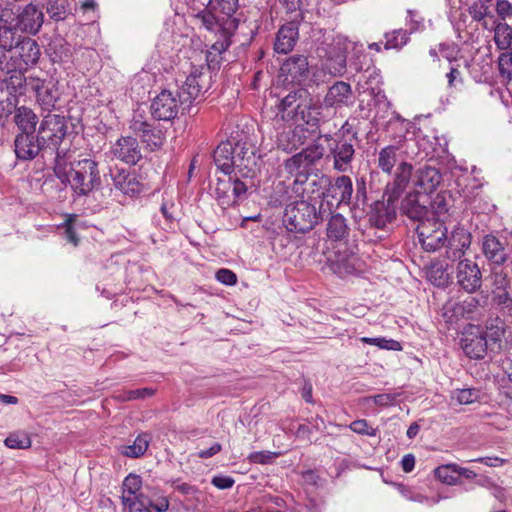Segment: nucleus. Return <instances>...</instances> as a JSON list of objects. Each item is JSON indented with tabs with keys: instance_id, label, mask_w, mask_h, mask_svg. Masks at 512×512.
Returning a JSON list of instances; mask_svg holds the SVG:
<instances>
[{
	"instance_id": "obj_50",
	"label": "nucleus",
	"mask_w": 512,
	"mask_h": 512,
	"mask_svg": "<svg viewBox=\"0 0 512 512\" xmlns=\"http://www.w3.org/2000/svg\"><path fill=\"white\" fill-rule=\"evenodd\" d=\"M434 474L441 482L445 484H458L457 472H455V463H450L437 467L434 470Z\"/></svg>"
},
{
	"instance_id": "obj_63",
	"label": "nucleus",
	"mask_w": 512,
	"mask_h": 512,
	"mask_svg": "<svg viewBox=\"0 0 512 512\" xmlns=\"http://www.w3.org/2000/svg\"><path fill=\"white\" fill-rule=\"evenodd\" d=\"M349 427L353 432L359 435H367L373 437L377 435L378 431L376 428L371 427L368 424V421L365 419L355 420L349 425Z\"/></svg>"
},
{
	"instance_id": "obj_18",
	"label": "nucleus",
	"mask_w": 512,
	"mask_h": 512,
	"mask_svg": "<svg viewBox=\"0 0 512 512\" xmlns=\"http://www.w3.org/2000/svg\"><path fill=\"white\" fill-rule=\"evenodd\" d=\"M398 199L383 194L382 200L375 201L369 212V223L378 229H383L388 223L396 218V208Z\"/></svg>"
},
{
	"instance_id": "obj_13",
	"label": "nucleus",
	"mask_w": 512,
	"mask_h": 512,
	"mask_svg": "<svg viewBox=\"0 0 512 512\" xmlns=\"http://www.w3.org/2000/svg\"><path fill=\"white\" fill-rule=\"evenodd\" d=\"M454 274L457 284L467 293H474L481 288L482 273L478 264L464 258L455 262Z\"/></svg>"
},
{
	"instance_id": "obj_28",
	"label": "nucleus",
	"mask_w": 512,
	"mask_h": 512,
	"mask_svg": "<svg viewBox=\"0 0 512 512\" xmlns=\"http://www.w3.org/2000/svg\"><path fill=\"white\" fill-rule=\"evenodd\" d=\"M142 479L130 473V512H152V501L140 492Z\"/></svg>"
},
{
	"instance_id": "obj_52",
	"label": "nucleus",
	"mask_w": 512,
	"mask_h": 512,
	"mask_svg": "<svg viewBox=\"0 0 512 512\" xmlns=\"http://www.w3.org/2000/svg\"><path fill=\"white\" fill-rule=\"evenodd\" d=\"M492 293V301L499 310L505 315L512 316V297L510 294L507 291H492Z\"/></svg>"
},
{
	"instance_id": "obj_62",
	"label": "nucleus",
	"mask_w": 512,
	"mask_h": 512,
	"mask_svg": "<svg viewBox=\"0 0 512 512\" xmlns=\"http://www.w3.org/2000/svg\"><path fill=\"white\" fill-rule=\"evenodd\" d=\"M13 73L14 74H12L8 79V87H11L15 92H18L19 94L30 91L25 83V81L28 79V76L24 77L23 72Z\"/></svg>"
},
{
	"instance_id": "obj_1",
	"label": "nucleus",
	"mask_w": 512,
	"mask_h": 512,
	"mask_svg": "<svg viewBox=\"0 0 512 512\" xmlns=\"http://www.w3.org/2000/svg\"><path fill=\"white\" fill-rule=\"evenodd\" d=\"M42 143L46 146L48 155L53 157L55 175L64 180L67 178L65 155L66 152L60 149L68 132V122L66 118L59 114L47 113L43 116L37 129Z\"/></svg>"
},
{
	"instance_id": "obj_53",
	"label": "nucleus",
	"mask_w": 512,
	"mask_h": 512,
	"mask_svg": "<svg viewBox=\"0 0 512 512\" xmlns=\"http://www.w3.org/2000/svg\"><path fill=\"white\" fill-rule=\"evenodd\" d=\"M5 445L11 449H27L31 446V439L27 433H12L5 439Z\"/></svg>"
},
{
	"instance_id": "obj_33",
	"label": "nucleus",
	"mask_w": 512,
	"mask_h": 512,
	"mask_svg": "<svg viewBox=\"0 0 512 512\" xmlns=\"http://www.w3.org/2000/svg\"><path fill=\"white\" fill-rule=\"evenodd\" d=\"M409 143L407 141L398 142L393 145H388L380 149L378 152L377 166L383 172L391 174L393 168L397 163V152L407 148Z\"/></svg>"
},
{
	"instance_id": "obj_55",
	"label": "nucleus",
	"mask_w": 512,
	"mask_h": 512,
	"mask_svg": "<svg viewBox=\"0 0 512 512\" xmlns=\"http://www.w3.org/2000/svg\"><path fill=\"white\" fill-rule=\"evenodd\" d=\"M367 201L366 181L364 177L356 180V193L354 202L352 201V209L364 210Z\"/></svg>"
},
{
	"instance_id": "obj_26",
	"label": "nucleus",
	"mask_w": 512,
	"mask_h": 512,
	"mask_svg": "<svg viewBox=\"0 0 512 512\" xmlns=\"http://www.w3.org/2000/svg\"><path fill=\"white\" fill-rule=\"evenodd\" d=\"M359 94L372 93L377 100L384 99V91L381 89V76L374 66L367 67L357 81Z\"/></svg>"
},
{
	"instance_id": "obj_59",
	"label": "nucleus",
	"mask_w": 512,
	"mask_h": 512,
	"mask_svg": "<svg viewBox=\"0 0 512 512\" xmlns=\"http://www.w3.org/2000/svg\"><path fill=\"white\" fill-rule=\"evenodd\" d=\"M292 176H294V181H293V184H292V190L293 192L303 198L304 197V192H305V188H304V185L309 183V172H308V169L306 170H302V171H299V172H295Z\"/></svg>"
},
{
	"instance_id": "obj_30",
	"label": "nucleus",
	"mask_w": 512,
	"mask_h": 512,
	"mask_svg": "<svg viewBox=\"0 0 512 512\" xmlns=\"http://www.w3.org/2000/svg\"><path fill=\"white\" fill-rule=\"evenodd\" d=\"M133 131L150 151L160 148L163 144L161 130L156 129L152 123L146 120H137Z\"/></svg>"
},
{
	"instance_id": "obj_3",
	"label": "nucleus",
	"mask_w": 512,
	"mask_h": 512,
	"mask_svg": "<svg viewBox=\"0 0 512 512\" xmlns=\"http://www.w3.org/2000/svg\"><path fill=\"white\" fill-rule=\"evenodd\" d=\"M326 214L324 203L319 208L301 198L286 205L283 224L289 232L306 233L312 230Z\"/></svg>"
},
{
	"instance_id": "obj_23",
	"label": "nucleus",
	"mask_w": 512,
	"mask_h": 512,
	"mask_svg": "<svg viewBox=\"0 0 512 512\" xmlns=\"http://www.w3.org/2000/svg\"><path fill=\"white\" fill-rule=\"evenodd\" d=\"M507 242H502L492 234L485 235L482 240V251L486 259L494 266H502L509 257Z\"/></svg>"
},
{
	"instance_id": "obj_47",
	"label": "nucleus",
	"mask_w": 512,
	"mask_h": 512,
	"mask_svg": "<svg viewBox=\"0 0 512 512\" xmlns=\"http://www.w3.org/2000/svg\"><path fill=\"white\" fill-rule=\"evenodd\" d=\"M493 291L503 292L509 286L508 273L501 266H494L490 274Z\"/></svg>"
},
{
	"instance_id": "obj_36",
	"label": "nucleus",
	"mask_w": 512,
	"mask_h": 512,
	"mask_svg": "<svg viewBox=\"0 0 512 512\" xmlns=\"http://www.w3.org/2000/svg\"><path fill=\"white\" fill-rule=\"evenodd\" d=\"M350 233L347 219L340 213L332 214L326 227V235L330 240H346Z\"/></svg>"
},
{
	"instance_id": "obj_7",
	"label": "nucleus",
	"mask_w": 512,
	"mask_h": 512,
	"mask_svg": "<svg viewBox=\"0 0 512 512\" xmlns=\"http://www.w3.org/2000/svg\"><path fill=\"white\" fill-rule=\"evenodd\" d=\"M11 53L3 68L7 74L25 72L29 67L36 65L41 56V49L36 40L25 36Z\"/></svg>"
},
{
	"instance_id": "obj_48",
	"label": "nucleus",
	"mask_w": 512,
	"mask_h": 512,
	"mask_svg": "<svg viewBox=\"0 0 512 512\" xmlns=\"http://www.w3.org/2000/svg\"><path fill=\"white\" fill-rule=\"evenodd\" d=\"M151 440L152 436L150 433H140L133 441V444L130 445V458H139L143 456L147 451Z\"/></svg>"
},
{
	"instance_id": "obj_21",
	"label": "nucleus",
	"mask_w": 512,
	"mask_h": 512,
	"mask_svg": "<svg viewBox=\"0 0 512 512\" xmlns=\"http://www.w3.org/2000/svg\"><path fill=\"white\" fill-rule=\"evenodd\" d=\"M299 23L291 19L279 28L274 42L275 52L287 54L294 48L299 37Z\"/></svg>"
},
{
	"instance_id": "obj_31",
	"label": "nucleus",
	"mask_w": 512,
	"mask_h": 512,
	"mask_svg": "<svg viewBox=\"0 0 512 512\" xmlns=\"http://www.w3.org/2000/svg\"><path fill=\"white\" fill-rule=\"evenodd\" d=\"M323 68L332 76H341L346 69V53L339 46H329L323 59Z\"/></svg>"
},
{
	"instance_id": "obj_11",
	"label": "nucleus",
	"mask_w": 512,
	"mask_h": 512,
	"mask_svg": "<svg viewBox=\"0 0 512 512\" xmlns=\"http://www.w3.org/2000/svg\"><path fill=\"white\" fill-rule=\"evenodd\" d=\"M45 146L38 132L19 133L14 140L15 154L18 159L26 161L40 157L44 162L49 160L53 163V157L48 155Z\"/></svg>"
},
{
	"instance_id": "obj_60",
	"label": "nucleus",
	"mask_w": 512,
	"mask_h": 512,
	"mask_svg": "<svg viewBox=\"0 0 512 512\" xmlns=\"http://www.w3.org/2000/svg\"><path fill=\"white\" fill-rule=\"evenodd\" d=\"M491 0H478L470 7V14L475 20H482L491 14L490 11Z\"/></svg>"
},
{
	"instance_id": "obj_22",
	"label": "nucleus",
	"mask_w": 512,
	"mask_h": 512,
	"mask_svg": "<svg viewBox=\"0 0 512 512\" xmlns=\"http://www.w3.org/2000/svg\"><path fill=\"white\" fill-rule=\"evenodd\" d=\"M281 74L285 76L286 81L292 83H301L306 80L309 74V64L304 55H293L289 57L281 66Z\"/></svg>"
},
{
	"instance_id": "obj_57",
	"label": "nucleus",
	"mask_w": 512,
	"mask_h": 512,
	"mask_svg": "<svg viewBox=\"0 0 512 512\" xmlns=\"http://www.w3.org/2000/svg\"><path fill=\"white\" fill-rule=\"evenodd\" d=\"M500 74L509 80H512V47L510 50L502 52L498 58Z\"/></svg>"
},
{
	"instance_id": "obj_25",
	"label": "nucleus",
	"mask_w": 512,
	"mask_h": 512,
	"mask_svg": "<svg viewBox=\"0 0 512 512\" xmlns=\"http://www.w3.org/2000/svg\"><path fill=\"white\" fill-rule=\"evenodd\" d=\"M352 95L353 92L349 83L337 81L329 87L323 99V104L327 108L347 106L351 102Z\"/></svg>"
},
{
	"instance_id": "obj_43",
	"label": "nucleus",
	"mask_w": 512,
	"mask_h": 512,
	"mask_svg": "<svg viewBox=\"0 0 512 512\" xmlns=\"http://www.w3.org/2000/svg\"><path fill=\"white\" fill-rule=\"evenodd\" d=\"M385 44L384 48L389 49H401L409 41V33L404 29H396L392 32L385 33Z\"/></svg>"
},
{
	"instance_id": "obj_37",
	"label": "nucleus",
	"mask_w": 512,
	"mask_h": 512,
	"mask_svg": "<svg viewBox=\"0 0 512 512\" xmlns=\"http://www.w3.org/2000/svg\"><path fill=\"white\" fill-rule=\"evenodd\" d=\"M443 260V262L434 263L429 270L430 281L438 286L445 287L452 281V275L454 274V263Z\"/></svg>"
},
{
	"instance_id": "obj_10",
	"label": "nucleus",
	"mask_w": 512,
	"mask_h": 512,
	"mask_svg": "<svg viewBox=\"0 0 512 512\" xmlns=\"http://www.w3.org/2000/svg\"><path fill=\"white\" fill-rule=\"evenodd\" d=\"M181 107L183 110L188 108L179 91L164 89L153 98L150 111L155 119L169 121L177 117Z\"/></svg>"
},
{
	"instance_id": "obj_2",
	"label": "nucleus",
	"mask_w": 512,
	"mask_h": 512,
	"mask_svg": "<svg viewBox=\"0 0 512 512\" xmlns=\"http://www.w3.org/2000/svg\"><path fill=\"white\" fill-rule=\"evenodd\" d=\"M503 332L490 329V332L480 326L469 325L462 333L460 346L464 354L473 360L484 359L495 348L500 349Z\"/></svg>"
},
{
	"instance_id": "obj_44",
	"label": "nucleus",
	"mask_w": 512,
	"mask_h": 512,
	"mask_svg": "<svg viewBox=\"0 0 512 512\" xmlns=\"http://www.w3.org/2000/svg\"><path fill=\"white\" fill-rule=\"evenodd\" d=\"M480 398L481 392L476 388L456 389L452 392V399L461 405L475 403L479 401Z\"/></svg>"
},
{
	"instance_id": "obj_27",
	"label": "nucleus",
	"mask_w": 512,
	"mask_h": 512,
	"mask_svg": "<svg viewBox=\"0 0 512 512\" xmlns=\"http://www.w3.org/2000/svg\"><path fill=\"white\" fill-rule=\"evenodd\" d=\"M299 121L308 128V133L315 132L323 121V105L316 101L311 95L307 103L301 108Z\"/></svg>"
},
{
	"instance_id": "obj_6",
	"label": "nucleus",
	"mask_w": 512,
	"mask_h": 512,
	"mask_svg": "<svg viewBox=\"0 0 512 512\" xmlns=\"http://www.w3.org/2000/svg\"><path fill=\"white\" fill-rule=\"evenodd\" d=\"M25 83L28 89L35 94L36 103L43 111L51 113L61 109L63 91L57 79L53 77L42 79L30 75Z\"/></svg>"
},
{
	"instance_id": "obj_39",
	"label": "nucleus",
	"mask_w": 512,
	"mask_h": 512,
	"mask_svg": "<svg viewBox=\"0 0 512 512\" xmlns=\"http://www.w3.org/2000/svg\"><path fill=\"white\" fill-rule=\"evenodd\" d=\"M14 119L21 133L37 132L36 125L38 123V116L31 108L25 106L18 107Z\"/></svg>"
},
{
	"instance_id": "obj_14",
	"label": "nucleus",
	"mask_w": 512,
	"mask_h": 512,
	"mask_svg": "<svg viewBox=\"0 0 512 512\" xmlns=\"http://www.w3.org/2000/svg\"><path fill=\"white\" fill-rule=\"evenodd\" d=\"M208 78L207 69L203 65L197 67L192 66L189 75L186 77L185 82L179 90L184 103H187V107H189L203 91L208 90Z\"/></svg>"
},
{
	"instance_id": "obj_61",
	"label": "nucleus",
	"mask_w": 512,
	"mask_h": 512,
	"mask_svg": "<svg viewBox=\"0 0 512 512\" xmlns=\"http://www.w3.org/2000/svg\"><path fill=\"white\" fill-rule=\"evenodd\" d=\"M279 2L288 14H293L291 19L302 20L303 0H279Z\"/></svg>"
},
{
	"instance_id": "obj_40",
	"label": "nucleus",
	"mask_w": 512,
	"mask_h": 512,
	"mask_svg": "<svg viewBox=\"0 0 512 512\" xmlns=\"http://www.w3.org/2000/svg\"><path fill=\"white\" fill-rule=\"evenodd\" d=\"M193 5L199 4L202 7L216 10L223 17L235 18L234 14L238 8V0H192Z\"/></svg>"
},
{
	"instance_id": "obj_51",
	"label": "nucleus",
	"mask_w": 512,
	"mask_h": 512,
	"mask_svg": "<svg viewBox=\"0 0 512 512\" xmlns=\"http://www.w3.org/2000/svg\"><path fill=\"white\" fill-rule=\"evenodd\" d=\"M151 76L148 73L135 75L132 79L131 89L136 93L138 99L144 98L149 93Z\"/></svg>"
},
{
	"instance_id": "obj_54",
	"label": "nucleus",
	"mask_w": 512,
	"mask_h": 512,
	"mask_svg": "<svg viewBox=\"0 0 512 512\" xmlns=\"http://www.w3.org/2000/svg\"><path fill=\"white\" fill-rule=\"evenodd\" d=\"M309 167L310 165H308L306 160H304L301 151L294 154L284 162V168L290 175H293L295 172L309 169Z\"/></svg>"
},
{
	"instance_id": "obj_34",
	"label": "nucleus",
	"mask_w": 512,
	"mask_h": 512,
	"mask_svg": "<svg viewBox=\"0 0 512 512\" xmlns=\"http://www.w3.org/2000/svg\"><path fill=\"white\" fill-rule=\"evenodd\" d=\"M18 28L12 21L0 18V49L12 52L25 37L17 32Z\"/></svg>"
},
{
	"instance_id": "obj_49",
	"label": "nucleus",
	"mask_w": 512,
	"mask_h": 512,
	"mask_svg": "<svg viewBox=\"0 0 512 512\" xmlns=\"http://www.w3.org/2000/svg\"><path fill=\"white\" fill-rule=\"evenodd\" d=\"M218 34L220 35L219 39L212 44L211 50L207 52V61H214V59L210 58L211 56L215 57L217 55H221L231 45V37L233 36V34H228L226 33V31L218 32Z\"/></svg>"
},
{
	"instance_id": "obj_8",
	"label": "nucleus",
	"mask_w": 512,
	"mask_h": 512,
	"mask_svg": "<svg viewBox=\"0 0 512 512\" xmlns=\"http://www.w3.org/2000/svg\"><path fill=\"white\" fill-rule=\"evenodd\" d=\"M320 196L326 213L339 208L341 205L351 206L353 199L352 179L347 175H340L332 182L328 181V185Z\"/></svg>"
},
{
	"instance_id": "obj_17",
	"label": "nucleus",
	"mask_w": 512,
	"mask_h": 512,
	"mask_svg": "<svg viewBox=\"0 0 512 512\" xmlns=\"http://www.w3.org/2000/svg\"><path fill=\"white\" fill-rule=\"evenodd\" d=\"M12 22H15V26L20 31L35 35L39 32L44 23V14L37 5L29 3L17 9Z\"/></svg>"
},
{
	"instance_id": "obj_46",
	"label": "nucleus",
	"mask_w": 512,
	"mask_h": 512,
	"mask_svg": "<svg viewBox=\"0 0 512 512\" xmlns=\"http://www.w3.org/2000/svg\"><path fill=\"white\" fill-rule=\"evenodd\" d=\"M227 179H218L215 193L217 198L219 199L222 205L231 206V196H232V177L227 175Z\"/></svg>"
},
{
	"instance_id": "obj_35",
	"label": "nucleus",
	"mask_w": 512,
	"mask_h": 512,
	"mask_svg": "<svg viewBox=\"0 0 512 512\" xmlns=\"http://www.w3.org/2000/svg\"><path fill=\"white\" fill-rule=\"evenodd\" d=\"M128 163H115L110 167V175L113 181V188L111 191L115 196H122L123 201L126 199L128 193Z\"/></svg>"
},
{
	"instance_id": "obj_16",
	"label": "nucleus",
	"mask_w": 512,
	"mask_h": 512,
	"mask_svg": "<svg viewBox=\"0 0 512 512\" xmlns=\"http://www.w3.org/2000/svg\"><path fill=\"white\" fill-rule=\"evenodd\" d=\"M471 233L463 227H455L445 241L444 260L455 263L464 259L466 251L471 245Z\"/></svg>"
},
{
	"instance_id": "obj_45",
	"label": "nucleus",
	"mask_w": 512,
	"mask_h": 512,
	"mask_svg": "<svg viewBox=\"0 0 512 512\" xmlns=\"http://www.w3.org/2000/svg\"><path fill=\"white\" fill-rule=\"evenodd\" d=\"M325 147L315 140L313 143L308 145L306 148L301 150L303 154L304 160L308 165L312 166L316 164L319 160H321L325 156Z\"/></svg>"
},
{
	"instance_id": "obj_64",
	"label": "nucleus",
	"mask_w": 512,
	"mask_h": 512,
	"mask_svg": "<svg viewBox=\"0 0 512 512\" xmlns=\"http://www.w3.org/2000/svg\"><path fill=\"white\" fill-rule=\"evenodd\" d=\"M429 204L433 210L431 214H434L437 217L446 214L449 210V202L443 194H437L432 202L429 201Z\"/></svg>"
},
{
	"instance_id": "obj_4",
	"label": "nucleus",
	"mask_w": 512,
	"mask_h": 512,
	"mask_svg": "<svg viewBox=\"0 0 512 512\" xmlns=\"http://www.w3.org/2000/svg\"><path fill=\"white\" fill-rule=\"evenodd\" d=\"M67 178L60 179L65 183L68 181L72 190L78 196H87L101 184L98 164L92 159H83L72 163L69 171L66 170Z\"/></svg>"
},
{
	"instance_id": "obj_19",
	"label": "nucleus",
	"mask_w": 512,
	"mask_h": 512,
	"mask_svg": "<svg viewBox=\"0 0 512 512\" xmlns=\"http://www.w3.org/2000/svg\"><path fill=\"white\" fill-rule=\"evenodd\" d=\"M429 198L420 191L409 193L401 202V212L413 221L419 222L429 219L431 211L428 207Z\"/></svg>"
},
{
	"instance_id": "obj_24",
	"label": "nucleus",
	"mask_w": 512,
	"mask_h": 512,
	"mask_svg": "<svg viewBox=\"0 0 512 512\" xmlns=\"http://www.w3.org/2000/svg\"><path fill=\"white\" fill-rule=\"evenodd\" d=\"M412 170L413 166L410 163L401 161L396 168L393 181L386 185L385 195L399 199L411 180Z\"/></svg>"
},
{
	"instance_id": "obj_32",
	"label": "nucleus",
	"mask_w": 512,
	"mask_h": 512,
	"mask_svg": "<svg viewBox=\"0 0 512 512\" xmlns=\"http://www.w3.org/2000/svg\"><path fill=\"white\" fill-rule=\"evenodd\" d=\"M213 158L216 166L224 172L225 175L231 174L236 164L233 142L231 140L222 141L214 150Z\"/></svg>"
},
{
	"instance_id": "obj_58",
	"label": "nucleus",
	"mask_w": 512,
	"mask_h": 512,
	"mask_svg": "<svg viewBox=\"0 0 512 512\" xmlns=\"http://www.w3.org/2000/svg\"><path fill=\"white\" fill-rule=\"evenodd\" d=\"M234 144V155L236 157V164L235 166H247V164H244V161L246 160L249 162L250 158L254 155V152L246 147V143H241V141L233 142Z\"/></svg>"
},
{
	"instance_id": "obj_5",
	"label": "nucleus",
	"mask_w": 512,
	"mask_h": 512,
	"mask_svg": "<svg viewBox=\"0 0 512 512\" xmlns=\"http://www.w3.org/2000/svg\"><path fill=\"white\" fill-rule=\"evenodd\" d=\"M321 138L328 144L326 157L332 160L333 169L340 173L350 171L356 156L357 133L351 134V138L332 137L330 133H319L318 139Z\"/></svg>"
},
{
	"instance_id": "obj_56",
	"label": "nucleus",
	"mask_w": 512,
	"mask_h": 512,
	"mask_svg": "<svg viewBox=\"0 0 512 512\" xmlns=\"http://www.w3.org/2000/svg\"><path fill=\"white\" fill-rule=\"evenodd\" d=\"M112 160H118L119 163L127 162L128 158V137L119 138L111 148Z\"/></svg>"
},
{
	"instance_id": "obj_29",
	"label": "nucleus",
	"mask_w": 512,
	"mask_h": 512,
	"mask_svg": "<svg viewBox=\"0 0 512 512\" xmlns=\"http://www.w3.org/2000/svg\"><path fill=\"white\" fill-rule=\"evenodd\" d=\"M442 181V175L438 169L432 166L419 168L415 175V186L420 189L424 195L432 193L436 190Z\"/></svg>"
},
{
	"instance_id": "obj_12",
	"label": "nucleus",
	"mask_w": 512,
	"mask_h": 512,
	"mask_svg": "<svg viewBox=\"0 0 512 512\" xmlns=\"http://www.w3.org/2000/svg\"><path fill=\"white\" fill-rule=\"evenodd\" d=\"M310 93L306 89H297L289 92L275 105L276 115L284 122H299L301 108L309 100Z\"/></svg>"
},
{
	"instance_id": "obj_9",
	"label": "nucleus",
	"mask_w": 512,
	"mask_h": 512,
	"mask_svg": "<svg viewBox=\"0 0 512 512\" xmlns=\"http://www.w3.org/2000/svg\"><path fill=\"white\" fill-rule=\"evenodd\" d=\"M416 233L422 248L427 252H435L444 247L448 230L442 220L433 217L421 221L416 227Z\"/></svg>"
},
{
	"instance_id": "obj_41",
	"label": "nucleus",
	"mask_w": 512,
	"mask_h": 512,
	"mask_svg": "<svg viewBox=\"0 0 512 512\" xmlns=\"http://www.w3.org/2000/svg\"><path fill=\"white\" fill-rule=\"evenodd\" d=\"M361 95L363 96V98L360 99L358 109L361 113L362 118L368 119L371 116L373 108L383 109L386 111L391 106V103L388 101L385 94L384 99H379V101L377 100L376 96L374 97L372 93H366Z\"/></svg>"
},
{
	"instance_id": "obj_20",
	"label": "nucleus",
	"mask_w": 512,
	"mask_h": 512,
	"mask_svg": "<svg viewBox=\"0 0 512 512\" xmlns=\"http://www.w3.org/2000/svg\"><path fill=\"white\" fill-rule=\"evenodd\" d=\"M308 139V128L303 124H296L294 127L284 128L276 135V146L278 149L292 153L303 146Z\"/></svg>"
},
{
	"instance_id": "obj_38",
	"label": "nucleus",
	"mask_w": 512,
	"mask_h": 512,
	"mask_svg": "<svg viewBox=\"0 0 512 512\" xmlns=\"http://www.w3.org/2000/svg\"><path fill=\"white\" fill-rule=\"evenodd\" d=\"M44 7L49 18L59 22L72 14L73 0H46Z\"/></svg>"
},
{
	"instance_id": "obj_42",
	"label": "nucleus",
	"mask_w": 512,
	"mask_h": 512,
	"mask_svg": "<svg viewBox=\"0 0 512 512\" xmlns=\"http://www.w3.org/2000/svg\"><path fill=\"white\" fill-rule=\"evenodd\" d=\"M494 41L498 49L510 50L512 47V28L506 23H499L494 29Z\"/></svg>"
},
{
	"instance_id": "obj_15",
	"label": "nucleus",
	"mask_w": 512,
	"mask_h": 512,
	"mask_svg": "<svg viewBox=\"0 0 512 512\" xmlns=\"http://www.w3.org/2000/svg\"><path fill=\"white\" fill-rule=\"evenodd\" d=\"M197 9L196 19L210 32L218 34V32L226 31L228 34H234L238 28V20L236 18L223 17L216 10L209 9V7Z\"/></svg>"
}]
</instances>
